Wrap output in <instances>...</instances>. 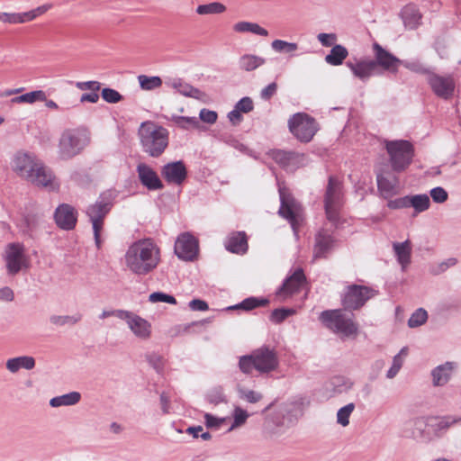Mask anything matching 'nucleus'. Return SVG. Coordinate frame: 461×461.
I'll return each mask as SVG.
<instances>
[{
  "instance_id": "obj_1",
  "label": "nucleus",
  "mask_w": 461,
  "mask_h": 461,
  "mask_svg": "<svg viewBox=\"0 0 461 461\" xmlns=\"http://www.w3.org/2000/svg\"><path fill=\"white\" fill-rule=\"evenodd\" d=\"M124 258L130 271L138 276H146L159 264L160 250L152 240L142 239L128 248Z\"/></svg>"
},
{
  "instance_id": "obj_2",
  "label": "nucleus",
  "mask_w": 461,
  "mask_h": 461,
  "mask_svg": "<svg viewBox=\"0 0 461 461\" xmlns=\"http://www.w3.org/2000/svg\"><path fill=\"white\" fill-rule=\"evenodd\" d=\"M91 142L90 132L84 127L66 128L58 140L57 155L68 161L80 155Z\"/></svg>"
},
{
  "instance_id": "obj_3",
  "label": "nucleus",
  "mask_w": 461,
  "mask_h": 461,
  "mask_svg": "<svg viewBox=\"0 0 461 461\" xmlns=\"http://www.w3.org/2000/svg\"><path fill=\"white\" fill-rule=\"evenodd\" d=\"M138 136L142 151L152 158H159L169 143L167 129L152 121L141 122Z\"/></svg>"
},
{
  "instance_id": "obj_4",
  "label": "nucleus",
  "mask_w": 461,
  "mask_h": 461,
  "mask_svg": "<svg viewBox=\"0 0 461 461\" xmlns=\"http://www.w3.org/2000/svg\"><path fill=\"white\" fill-rule=\"evenodd\" d=\"M279 357L277 352L268 346H262L249 355L242 356L239 360V367L244 374H251L255 369L260 374H268L277 369Z\"/></svg>"
},
{
  "instance_id": "obj_5",
  "label": "nucleus",
  "mask_w": 461,
  "mask_h": 461,
  "mask_svg": "<svg viewBox=\"0 0 461 461\" xmlns=\"http://www.w3.org/2000/svg\"><path fill=\"white\" fill-rule=\"evenodd\" d=\"M345 309L326 310L320 315L321 322L332 332L341 338L356 337L358 324L354 321V313Z\"/></svg>"
},
{
  "instance_id": "obj_6",
  "label": "nucleus",
  "mask_w": 461,
  "mask_h": 461,
  "mask_svg": "<svg viewBox=\"0 0 461 461\" xmlns=\"http://www.w3.org/2000/svg\"><path fill=\"white\" fill-rule=\"evenodd\" d=\"M385 148L393 171H404L411 164L414 148L410 141L402 140L386 141Z\"/></svg>"
},
{
  "instance_id": "obj_7",
  "label": "nucleus",
  "mask_w": 461,
  "mask_h": 461,
  "mask_svg": "<svg viewBox=\"0 0 461 461\" xmlns=\"http://www.w3.org/2000/svg\"><path fill=\"white\" fill-rule=\"evenodd\" d=\"M291 133L301 142H310L319 130L316 120L304 113H297L288 120Z\"/></svg>"
},
{
  "instance_id": "obj_8",
  "label": "nucleus",
  "mask_w": 461,
  "mask_h": 461,
  "mask_svg": "<svg viewBox=\"0 0 461 461\" xmlns=\"http://www.w3.org/2000/svg\"><path fill=\"white\" fill-rule=\"evenodd\" d=\"M377 294V291L360 285H351L347 287V290L342 297V305L345 310L354 311L358 310L371 298Z\"/></svg>"
},
{
  "instance_id": "obj_9",
  "label": "nucleus",
  "mask_w": 461,
  "mask_h": 461,
  "mask_svg": "<svg viewBox=\"0 0 461 461\" xmlns=\"http://www.w3.org/2000/svg\"><path fill=\"white\" fill-rule=\"evenodd\" d=\"M280 208L278 213L286 219L293 230L296 231L297 225L302 220L303 208L285 187H279Z\"/></svg>"
},
{
  "instance_id": "obj_10",
  "label": "nucleus",
  "mask_w": 461,
  "mask_h": 461,
  "mask_svg": "<svg viewBox=\"0 0 461 461\" xmlns=\"http://www.w3.org/2000/svg\"><path fill=\"white\" fill-rule=\"evenodd\" d=\"M40 159L31 152L19 150L14 153L11 161V167L17 176L27 180L32 172L38 166Z\"/></svg>"
},
{
  "instance_id": "obj_11",
  "label": "nucleus",
  "mask_w": 461,
  "mask_h": 461,
  "mask_svg": "<svg viewBox=\"0 0 461 461\" xmlns=\"http://www.w3.org/2000/svg\"><path fill=\"white\" fill-rule=\"evenodd\" d=\"M271 157L286 171H294L301 167H304L308 162L305 154L295 151L275 149L272 150Z\"/></svg>"
},
{
  "instance_id": "obj_12",
  "label": "nucleus",
  "mask_w": 461,
  "mask_h": 461,
  "mask_svg": "<svg viewBox=\"0 0 461 461\" xmlns=\"http://www.w3.org/2000/svg\"><path fill=\"white\" fill-rule=\"evenodd\" d=\"M432 92L439 98L444 100L450 99L455 91V81L451 76H439L436 73H429L427 77Z\"/></svg>"
},
{
  "instance_id": "obj_13",
  "label": "nucleus",
  "mask_w": 461,
  "mask_h": 461,
  "mask_svg": "<svg viewBox=\"0 0 461 461\" xmlns=\"http://www.w3.org/2000/svg\"><path fill=\"white\" fill-rule=\"evenodd\" d=\"M198 250V240L189 233L181 234L175 242V253L180 259L193 261Z\"/></svg>"
},
{
  "instance_id": "obj_14",
  "label": "nucleus",
  "mask_w": 461,
  "mask_h": 461,
  "mask_svg": "<svg viewBox=\"0 0 461 461\" xmlns=\"http://www.w3.org/2000/svg\"><path fill=\"white\" fill-rule=\"evenodd\" d=\"M24 247L21 243H10L5 251V262L7 272L16 275L25 266Z\"/></svg>"
},
{
  "instance_id": "obj_15",
  "label": "nucleus",
  "mask_w": 461,
  "mask_h": 461,
  "mask_svg": "<svg viewBox=\"0 0 461 461\" xmlns=\"http://www.w3.org/2000/svg\"><path fill=\"white\" fill-rule=\"evenodd\" d=\"M54 220L61 230H71L77 225V212L72 205L61 203L55 210Z\"/></svg>"
},
{
  "instance_id": "obj_16",
  "label": "nucleus",
  "mask_w": 461,
  "mask_h": 461,
  "mask_svg": "<svg viewBox=\"0 0 461 461\" xmlns=\"http://www.w3.org/2000/svg\"><path fill=\"white\" fill-rule=\"evenodd\" d=\"M161 175L168 184L180 185L187 177V169L182 160L169 162L162 167Z\"/></svg>"
},
{
  "instance_id": "obj_17",
  "label": "nucleus",
  "mask_w": 461,
  "mask_h": 461,
  "mask_svg": "<svg viewBox=\"0 0 461 461\" xmlns=\"http://www.w3.org/2000/svg\"><path fill=\"white\" fill-rule=\"evenodd\" d=\"M136 171L140 184L148 190L155 191L164 188L162 181L150 166L140 163L137 165Z\"/></svg>"
},
{
  "instance_id": "obj_18",
  "label": "nucleus",
  "mask_w": 461,
  "mask_h": 461,
  "mask_svg": "<svg viewBox=\"0 0 461 461\" xmlns=\"http://www.w3.org/2000/svg\"><path fill=\"white\" fill-rule=\"evenodd\" d=\"M336 240L326 230H321L315 236L313 258H326L334 248Z\"/></svg>"
},
{
  "instance_id": "obj_19",
  "label": "nucleus",
  "mask_w": 461,
  "mask_h": 461,
  "mask_svg": "<svg viewBox=\"0 0 461 461\" xmlns=\"http://www.w3.org/2000/svg\"><path fill=\"white\" fill-rule=\"evenodd\" d=\"M305 281L306 277L303 270L302 268H298L285 280L282 286L277 290L276 294L289 296L298 293Z\"/></svg>"
},
{
  "instance_id": "obj_20",
  "label": "nucleus",
  "mask_w": 461,
  "mask_h": 461,
  "mask_svg": "<svg viewBox=\"0 0 461 461\" xmlns=\"http://www.w3.org/2000/svg\"><path fill=\"white\" fill-rule=\"evenodd\" d=\"M376 182L377 189L384 199H390L399 193V180L395 176L380 173L376 176Z\"/></svg>"
},
{
  "instance_id": "obj_21",
  "label": "nucleus",
  "mask_w": 461,
  "mask_h": 461,
  "mask_svg": "<svg viewBox=\"0 0 461 461\" xmlns=\"http://www.w3.org/2000/svg\"><path fill=\"white\" fill-rule=\"evenodd\" d=\"M373 48L375 55V61L377 63V67L380 66L385 70H389L393 73L396 72L397 68L399 65H401L402 60L385 50L378 43H375Z\"/></svg>"
},
{
  "instance_id": "obj_22",
  "label": "nucleus",
  "mask_w": 461,
  "mask_h": 461,
  "mask_svg": "<svg viewBox=\"0 0 461 461\" xmlns=\"http://www.w3.org/2000/svg\"><path fill=\"white\" fill-rule=\"evenodd\" d=\"M225 249L235 254L243 255L248 251L249 244L245 231H232L226 238Z\"/></svg>"
},
{
  "instance_id": "obj_23",
  "label": "nucleus",
  "mask_w": 461,
  "mask_h": 461,
  "mask_svg": "<svg viewBox=\"0 0 461 461\" xmlns=\"http://www.w3.org/2000/svg\"><path fill=\"white\" fill-rule=\"evenodd\" d=\"M346 65L353 75L363 82L368 80L377 68V63L375 60H357L356 62L349 60Z\"/></svg>"
},
{
  "instance_id": "obj_24",
  "label": "nucleus",
  "mask_w": 461,
  "mask_h": 461,
  "mask_svg": "<svg viewBox=\"0 0 461 461\" xmlns=\"http://www.w3.org/2000/svg\"><path fill=\"white\" fill-rule=\"evenodd\" d=\"M112 208V202L104 195H101L98 200L90 204L86 213L89 218V221H104L105 216L108 214Z\"/></svg>"
},
{
  "instance_id": "obj_25",
  "label": "nucleus",
  "mask_w": 461,
  "mask_h": 461,
  "mask_svg": "<svg viewBox=\"0 0 461 461\" xmlns=\"http://www.w3.org/2000/svg\"><path fill=\"white\" fill-rule=\"evenodd\" d=\"M53 179L54 176L51 170L47 167L41 160L33 172H32V176L27 178V180L32 184L44 187L50 186Z\"/></svg>"
},
{
  "instance_id": "obj_26",
  "label": "nucleus",
  "mask_w": 461,
  "mask_h": 461,
  "mask_svg": "<svg viewBox=\"0 0 461 461\" xmlns=\"http://www.w3.org/2000/svg\"><path fill=\"white\" fill-rule=\"evenodd\" d=\"M128 327L140 339L147 340L151 336V324L137 314L130 320Z\"/></svg>"
},
{
  "instance_id": "obj_27",
  "label": "nucleus",
  "mask_w": 461,
  "mask_h": 461,
  "mask_svg": "<svg viewBox=\"0 0 461 461\" xmlns=\"http://www.w3.org/2000/svg\"><path fill=\"white\" fill-rule=\"evenodd\" d=\"M340 199L341 184L336 177L330 176L325 194L324 205L340 206Z\"/></svg>"
},
{
  "instance_id": "obj_28",
  "label": "nucleus",
  "mask_w": 461,
  "mask_h": 461,
  "mask_svg": "<svg viewBox=\"0 0 461 461\" xmlns=\"http://www.w3.org/2000/svg\"><path fill=\"white\" fill-rule=\"evenodd\" d=\"M453 369V362H446L445 364L439 365L437 367H435L431 372L433 384L435 386H442L446 384L450 379Z\"/></svg>"
},
{
  "instance_id": "obj_29",
  "label": "nucleus",
  "mask_w": 461,
  "mask_h": 461,
  "mask_svg": "<svg viewBox=\"0 0 461 461\" xmlns=\"http://www.w3.org/2000/svg\"><path fill=\"white\" fill-rule=\"evenodd\" d=\"M166 84L176 89L182 95L187 97L200 99L203 95V93L201 90L191 86L190 84L184 82L180 78L173 79L172 81L167 82Z\"/></svg>"
},
{
  "instance_id": "obj_30",
  "label": "nucleus",
  "mask_w": 461,
  "mask_h": 461,
  "mask_svg": "<svg viewBox=\"0 0 461 461\" xmlns=\"http://www.w3.org/2000/svg\"><path fill=\"white\" fill-rule=\"evenodd\" d=\"M5 365L11 373H16L21 368L32 370L35 366V359L30 356H21L8 359Z\"/></svg>"
},
{
  "instance_id": "obj_31",
  "label": "nucleus",
  "mask_w": 461,
  "mask_h": 461,
  "mask_svg": "<svg viewBox=\"0 0 461 461\" xmlns=\"http://www.w3.org/2000/svg\"><path fill=\"white\" fill-rule=\"evenodd\" d=\"M393 247L398 262L402 268L406 267L411 263V247L410 240H407L401 243L394 242Z\"/></svg>"
},
{
  "instance_id": "obj_32",
  "label": "nucleus",
  "mask_w": 461,
  "mask_h": 461,
  "mask_svg": "<svg viewBox=\"0 0 461 461\" xmlns=\"http://www.w3.org/2000/svg\"><path fill=\"white\" fill-rule=\"evenodd\" d=\"M265 63L264 58L252 54H244L239 59L240 69L247 72L253 71Z\"/></svg>"
},
{
  "instance_id": "obj_33",
  "label": "nucleus",
  "mask_w": 461,
  "mask_h": 461,
  "mask_svg": "<svg viewBox=\"0 0 461 461\" xmlns=\"http://www.w3.org/2000/svg\"><path fill=\"white\" fill-rule=\"evenodd\" d=\"M80 399L81 394L78 392H70L68 393L51 398L50 405L54 408L60 406H71L78 403Z\"/></svg>"
},
{
  "instance_id": "obj_34",
  "label": "nucleus",
  "mask_w": 461,
  "mask_h": 461,
  "mask_svg": "<svg viewBox=\"0 0 461 461\" xmlns=\"http://www.w3.org/2000/svg\"><path fill=\"white\" fill-rule=\"evenodd\" d=\"M348 55V50L344 46L337 44L332 47L330 53L325 57V61L332 66H339Z\"/></svg>"
},
{
  "instance_id": "obj_35",
  "label": "nucleus",
  "mask_w": 461,
  "mask_h": 461,
  "mask_svg": "<svg viewBox=\"0 0 461 461\" xmlns=\"http://www.w3.org/2000/svg\"><path fill=\"white\" fill-rule=\"evenodd\" d=\"M403 23L410 29H415L421 19V14L414 5H406L402 12Z\"/></svg>"
},
{
  "instance_id": "obj_36",
  "label": "nucleus",
  "mask_w": 461,
  "mask_h": 461,
  "mask_svg": "<svg viewBox=\"0 0 461 461\" xmlns=\"http://www.w3.org/2000/svg\"><path fill=\"white\" fill-rule=\"evenodd\" d=\"M268 303L269 301L266 298L249 297L238 304L228 307V310H244L248 312L258 307L267 306Z\"/></svg>"
},
{
  "instance_id": "obj_37",
  "label": "nucleus",
  "mask_w": 461,
  "mask_h": 461,
  "mask_svg": "<svg viewBox=\"0 0 461 461\" xmlns=\"http://www.w3.org/2000/svg\"><path fill=\"white\" fill-rule=\"evenodd\" d=\"M233 30L237 32H251L260 36H267L268 32L256 23L239 22L234 24Z\"/></svg>"
},
{
  "instance_id": "obj_38",
  "label": "nucleus",
  "mask_w": 461,
  "mask_h": 461,
  "mask_svg": "<svg viewBox=\"0 0 461 461\" xmlns=\"http://www.w3.org/2000/svg\"><path fill=\"white\" fill-rule=\"evenodd\" d=\"M36 101H46V94L42 90H35L32 92L25 93L19 96H16L12 99V103L14 104H33Z\"/></svg>"
},
{
  "instance_id": "obj_39",
  "label": "nucleus",
  "mask_w": 461,
  "mask_h": 461,
  "mask_svg": "<svg viewBox=\"0 0 461 461\" xmlns=\"http://www.w3.org/2000/svg\"><path fill=\"white\" fill-rule=\"evenodd\" d=\"M218 140L236 149L239 151L249 154L250 150L247 146H245L243 143L240 142V140L231 133L230 132H221L218 136Z\"/></svg>"
},
{
  "instance_id": "obj_40",
  "label": "nucleus",
  "mask_w": 461,
  "mask_h": 461,
  "mask_svg": "<svg viewBox=\"0 0 461 461\" xmlns=\"http://www.w3.org/2000/svg\"><path fill=\"white\" fill-rule=\"evenodd\" d=\"M429 205V197L425 194L409 196V207H413L415 212L418 213L428 210Z\"/></svg>"
},
{
  "instance_id": "obj_41",
  "label": "nucleus",
  "mask_w": 461,
  "mask_h": 461,
  "mask_svg": "<svg viewBox=\"0 0 461 461\" xmlns=\"http://www.w3.org/2000/svg\"><path fill=\"white\" fill-rule=\"evenodd\" d=\"M138 81L141 89L143 90H154L162 86V79L158 76L148 77L146 75L138 76Z\"/></svg>"
},
{
  "instance_id": "obj_42",
  "label": "nucleus",
  "mask_w": 461,
  "mask_h": 461,
  "mask_svg": "<svg viewBox=\"0 0 461 461\" xmlns=\"http://www.w3.org/2000/svg\"><path fill=\"white\" fill-rule=\"evenodd\" d=\"M461 423V417L447 415L438 420V421L433 425L436 432L446 431L454 425Z\"/></svg>"
},
{
  "instance_id": "obj_43",
  "label": "nucleus",
  "mask_w": 461,
  "mask_h": 461,
  "mask_svg": "<svg viewBox=\"0 0 461 461\" xmlns=\"http://www.w3.org/2000/svg\"><path fill=\"white\" fill-rule=\"evenodd\" d=\"M226 10V7L224 5L213 2L207 5H198L196 8V13L201 15L204 14H221Z\"/></svg>"
},
{
  "instance_id": "obj_44",
  "label": "nucleus",
  "mask_w": 461,
  "mask_h": 461,
  "mask_svg": "<svg viewBox=\"0 0 461 461\" xmlns=\"http://www.w3.org/2000/svg\"><path fill=\"white\" fill-rule=\"evenodd\" d=\"M171 121L184 130L198 128L199 126V120L196 117L172 115Z\"/></svg>"
},
{
  "instance_id": "obj_45",
  "label": "nucleus",
  "mask_w": 461,
  "mask_h": 461,
  "mask_svg": "<svg viewBox=\"0 0 461 461\" xmlns=\"http://www.w3.org/2000/svg\"><path fill=\"white\" fill-rule=\"evenodd\" d=\"M271 48L276 52L292 53L298 50V44L283 40H275L271 42Z\"/></svg>"
},
{
  "instance_id": "obj_46",
  "label": "nucleus",
  "mask_w": 461,
  "mask_h": 461,
  "mask_svg": "<svg viewBox=\"0 0 461 461\" xmlns=\"http://www.w3.org/2000/svg\"><path fill=\"white\" fill-rule=\"evenodd\" d=\"M355 410V404L353 402L348 403L344 407L340 408L337 412V422L343 427L349 424V417Z\"/></svg>"
},
{
  "instance_id": "obj_47",
  "label": "nucleus",
  "mask_w": 461,
  "mask_h": 461,
  "mask_svg": "<svg viewBox=\"0 0 461 461\" xmlns=\"http://www.w3.org/2000/svg\"><path fill=\"white\" fill-rule=\"evenodd\" d=\"M427 319V312L422 308H419L411 315L410 319L408 320V326L410 328L419 327L424 324Z\"/></svg>"
},
{
  "instance_id": "obj_48",
  "label": "nucleus",
  "mask_w": 461,
  "mask_h": 461,
  "mask_svg": "<svg viewBox=\"0 0 461 461\" xmlns=\"http://www.w3.org/2000/svg\"><path fill=\"white\" fill-rule=\"evenodd\" d=\"M82 316L80 314L73 315V316H60V315H52L50 318V321L57 326H64L66 324H76L81 320Z\"/></svg>"
},
{
  "instance_id": "obj_49",
  "label": "nucleus",
  "mask_w": 461,
  "mask_h": 461,
  "mask_svg": "<svg viewBox=\"0 0 461 461\" xmlns=\"http://www.w3.org/2000/svg\"><path fill=\"white\" fill-rule=\"evenodd\" d=\"M146 359L158 374H163L165 367V359L161 355L157 353H150L146 355Z\"/></svg>"
},
{
  "instance_id": "obj_50",
  "label": "nucleus",
  "mask_w": 461,
  "mask_h": 461,
  "mask_svg": "<svg viewBox=\"0 0 461 461\" xmlns=\"http://www.w3.org/2000/svg\"><path fill=\"white\" fill-rule=\"evenodd\" d=\"M294 312L295 311L290 308L275 309L270 314V321L274 323L279 324Z\"/></svg>"
},
{
  "instance_id": "obj_51",
  "label": "nucleus",
  "mask_w": 461,
  "mask_h": 461,
  "mask_svg": "<svg viewBox=\"0 0 461 461\" xmlns=\"http://www.w3.org/2000/svg\"><path fill=\"white\" fill-rule=\"evenodd\" d=\"M206 399L210 403L215 405L226 402L223 389L221 386H216L212 388L207 393Z\"/></svg>"
},
{
  "instance_id": "obj_52",
  "label": "nucleus",
  "mask_w": 461,
  "mask_h": 461,
  "mask_svg": "<svg viewBox=\"0 0 461 461\" xmlns=\"http://www.w3.org/2000/svg\"><path fill=\"white\" fill-rule=\"evenodd\" d=\"M401 65H402L407 69L419 73V74H426L429 76V73H431L429 68H427L419 60H402Z\"/></svg>"
},
{
  "instance_id": "obj_53",
  "label": "nucleus",
  "mask_w": 461,
  "mask_h": 461,
  "mask_svg": "<svg viewBox=\"0 0 461 461\" xmlns=\"http://www.w3.org/2000/svg\"><path fill=\"white\" fill-rule=\"evenodd\" d=\"M102 97L108 104H117L123 99L118 91L110 87L102 89Z\"/></svg>"
},
{
  "instance_id": "obj_54",
  "label": "nucleus",
  "mask_w": 461,
  "mask_h": 461,
  "mask_svg": "<svg viewBox=\"0 0 461 461\" xmlns=\"http://www.w3.org/2000/svg\"><path fill=\"white\" fill-rule=\"evenodd\" d=\"M149 301L151 303H167L170 304H176V300L174 296L162 292H155L150 294Z\"/></svg>"
},
{
  "instance_id": "obj_55",
  "label": "nucleus",
  "mask_w": 461,
  "mask_h": 461,
  "mask_svg": "<svg viewBox=\"0 0 461 461\" xmlns=\"http://www.w3.org/2000/svg\"><path fill=\"white\" fill-rule=\"evenodd\" d=\"M233 417H234V421L231 424L229 430H232L233 429L238 428V427L241 426L242 424H244L246 422L247 419L249 418V414L245 410L241 409L240 407H236L234 409Z\"/></svg>"
},
{
  "instance_id": "obj_56",
  "label": "nucleus",
  "mask_w": 461,
  "mask_h": 461,
  "mask_svg": "<svg viewBox=\"0 0 461 461\" xmlns=\"http://www.w3.org/2000/svg\"><path fill=\"white\" fill-rule=\"evenodd\" d=\"M239 393L241 399L250 403H256L262 399V394L253 390L240 389Z\"/></svg>"
},
{
  "instance_id": "obj_57",
  "label": "nucleus",
  "mask_w": 461,
  "mask_h": 461,
  "mask_svg": "<svg viewBox=\"0 0 461 461\" xmlns=\"http://www.w3.org/2000/svg\"><path fill=\"white\" fill-rule=\"evenodd\" d=\"M403 365V359L401 355H395L393 359V365L390 369L387 371L386 377L389 379H393L399 373L400 369Z\"/></svg>"
},
{
  "instance_id": "obj_58",
  "label": "nucleus",
  "mask_w": 461,
  "mask_h": 461,
  "mask_svg": "<svg viewBox=\"0 0 461 461\" xmlns=\"http://www.w3.org/2000/svg\"><path fill=\"white\" fill-rule=\"evenodd\" d=\"M430 196L435 203H442L447 200V192L440 186L434 187L430 190Z\"/></svg>"
},
{
  "instance_id": "obj_59",
  "label": "nucleus",
  "mask_w": 461,
  "mask_h": 461,
  "mask_svg": "<svg viewBox=\"0 0 461 461\" xmlns=\"http://www.w3.org/2000/svg\"><path fill=\"white\" fill-rule=\"evenodd\" d=\"M93 227L94 231V239L95 243L97 249H100L102 246V240H101V231L104 228V221H90Z\"/></svg>"
},
{
  "instance_id": "obj_60",
  "label": "nucleus",
  "mask_w": 461,
  "mask_h": 461,
  "mask_svg": "<svg viewBox=\"0 0 461 461\" xmlns=\"http://www.w3.org/2000/svg\"><path fill=\"white\" fill-rule=\"evenodd\" d=\"M324 207L327 219L334 225H337L339 220V211L340 206L324 205Z\"/></svg>"
},
{
  "instance_id": "obj_61",
  "label": "nucleus",
  "mask_w": 461,
  "mask_h": 461,
  "mask_svg": "<svg viewBox=\"0 0 461 461\" xmlns=\"http://www.w3.org/2000/svg\"><path fill=\"white\" fill-rule=\"evenodd\" d=\"M387 207L392 210L403 209L409 207V195L394 200L388 199Z\"/></svg>"
},
{
  "instance_id": "obj_62",
  "label": "nucleus",
  "mask_w": 461,
  "mask_h": 461,
  "mask_svg": "<svg viewBox=\"0 0 461 461\" xmlns=\"http://www.w3.org/2000/svg\"><path fill=\"white\" fill-rule=\"evenodd\" d=\"M235 108L240 110L241 113H248L254 108L253 101L249 96L243 97L235 104Z\"/></svg>"
},
{
  "instance_id": "obj_63",
  "label": "nucleus",
  "mask_w": 461,
  "mask_h": 461,
  "mask_svg": "<svg viewBox=\"0 0 461 461\" xmlns=\"http://www.w3.org/2000/svg\"><path fill=\"white\" fill-rule=\"evenodd\" d=\"M199 118L203 122L213 124L217 121L218 114L214 111L203 108L200 111Z\"/></svg>"
},
{
  "instance_id": "obj_64",
  "label": "nucleus",
  "mask_w": 461,
  "mask_h": 461,
  "mask_svg": "<svg viewBox=\"0 0 461 461\" xmlns=\"http://www.w3.org/2000/svg\"><path fill=\"white\" fill-rule=\"evenodd\" d=\"M76 86L77 89L85 91H99L101 89V83L98 81H85V82H77Z\"/></svg>"
}]
</instances>
